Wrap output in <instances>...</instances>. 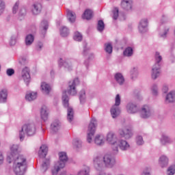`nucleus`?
Masks as SVG:
<instances>
[{
    "label": "nucleus",
    "mask_w": 175,
    "mask_h": 175,
    "mask_svg": "<svg viewBox=\"0 0 175 175\" xmlns=\"http://www.w3.org/2000/svg\"><path fill=\"white\" fill-rule=\"evenodd\" d=\"M106 140L109 144H111V148L114 154L118 152V143L117 142V137L113 131H110L107 133Z\"/></svg>",
    "instance_id": "39448f33"
},
{
    "label": "nucleus",
    "mask_w": 175,
    "mask_h": 175,
    "mask_svg": "<svg viewBox=\"0 0 175 175\" xmlns=\"http://www.w3.org/2000/svg\"><path fill=\"white\" fill-rule=\"evenodd\" d=\"M19 65L20 66H25V65H27V59L22 58L21 60H19Z\"/></svg>",
    "instance_id": "09e8293b"
},
{
    "label": "nucleus",
    "mask_w": 175,
    "mask_h": 175,
    "mask_svg": "<svg viewBox=\"0 0 175 175\" xmlns=\"http://www.w3.org/2000/svg\"><path fill=\"white\" fill-rule=\"evenodd\" d=\"M38 94L36 92H31L27 94L25 96V98L27 100H29V102H31L32 100H35V99L37 98Z\"/></svg>",
    "instance_id": "4be33fe9"
},
{
    "label": "nucleus",
    "mask_w": 175,
    "mask_h": 175,
    "mask_svg": "<svg viewBox=\"0 0 175 175\" xmlns=\"http://www.w3.org/2000/svg\"><path fill=\"white\" fill-rule=\"evenodd\" d=\"M24 131L28 136H33V135L36 133V126H35L33 123H27L24 124L19 133V137L21 140L24 139Z\"/></svg>",
    "instance_id": "7ed1b4c3"
},
{
    "label": "nucleus",
    "mask_w": 175,
    "mask_h": 175,
    "mask_svg": "<svg viewBox=\"0 0 175 175\" xmlns=\"http://www.w3.org/2000/svg\"><path fill=\"white\" fill-rule=\"evenodd\" d=\"M120 148H121L122 150H127L128 148H129V144H128V142H126V141H120Z\"/></svg>",
    "instance_id": "c85d7f7f"
},
{
    "label": "nucleus",
    "mask_w": 175,
    "mask_h": 175,
    "mask_svg": "<svg viewBox=\"0 0 175 175\" xmlns=\"http://www.w3.org/2000/svg\"><path fill=\"white\" fill-rule=\"evenodd\" d=\"M96 128V120L92 119L90 121V123L88 126V143H91L92 142V137L95 134V129Z\"/></svg>",
    "instance_id": "0eeeda50"
},
{
    "label": "nucleus",
    "mask_w": 175,
    "mask_h": 175,
    "mask_svg": "<svg viewBox=\"0 0 175 175\" xmlns=\"http://www.w3.org/2000/svg\"><path fill=\"white\" fill-rule=\"evenodd\" d=\"M142 118H148L150 116H151V113L150 112V108L147 105H144L142 107L141 111Z\"/></svg>",
    "instance_id": "ddd939ff"
},
{
    "label": "nucleus",
    "mask_w": 175,
    "mask_h": 175,
    "mask_svg": "<svg viewBox=\"0 0 175 175\" xmlns=\"http://www.w3.org/2000/svg\"><path fill=\"white\" fill-rule=\"evenodd\" d=\"M97 29L100 32H102V31L105 29V23H103V21H98L97 25Z\"/></svg>",
    "instance_id": "f704fd0d"
},
{
    "label": "nucleus",
    "mask_w": 175,
    "mask_h": 175,
    "mask_svg": "<svg viewBox=\"0 0 175 175\" xmlns=\"http://www.w3.org/2000/svg\"><path fill=\"white\" fill-rule=\"evenodd\" d=\"M8 98V90H3L0 92V103H5Z\"/></svg>",
    "instance_id": "6ab92c4d"
},
{
    "label": "nucleus",
    "mask_w": 175,
    "mask_h": 175,
    "mask_svg": "<svg viewBox=\"0 0 175 175\" xmlns=\"http://www.w3.org/2000/svg\"><path fill=\"white\" fill-rule=\"evenodd\" d=\"M103 159L107 167H113L116 165V159L109 154H105Z\"/></svg>",
    "instance_id": "6e6552de"
},
{
    "label": "nucleus",
    "mask_w": 175,
    "mask_h": 175,
    "mask_svg": "<svg viewBox=\"0 0 175 175\" xmlns=\"http://www.w3.org/2000/svg\"><path fill=\"white\" fill-rule=\"evenodd\" d=\"M175 100V93L174 92H170L166 96V102L169 103L172 102H174Z\"/></svg>",
    "instance_id": "a878e982"
},
{
    "label": "nucleus",
    "mask_w": 175,
    "mask_h": 175,
    "mask_svg": "<svg viewBox=\"0 0 175 175\" xmlns=\"http://www.w3.org/2000/svg\"><path fill=\"white\" fill-rule=\"evenodd\" d=\"M60 33L62 36H68V33H69V30L66 27H62L61 29Z\"/></svg>",
    "instance_id": "ea45409f"
},
{
    "label": "nucleus",
    "mask_w": 175,
    "mask_h": 175,
    "mask_svg": "<svg viewBox=\"0 0 175 175\" xmlns=\"http://www.w3.org/2000/svg\"><path fill=\"white\" fill-rule=\"evenodd\" d=\"M51 128L52 131H53V132H57V131L59 129V122L58 121L54 122L51 124Z\"/></svg>",
    "instance_id": "473e14b6"
},
{
    "label": "nucleus",
    "mask_w": 175,
    "mask_h": 175,
    "mask_svg": "<svg viewBox=\"0 0 175 175\" xmlns=\"http://www.w3.org/2000/svg\"><path fill=\"white\" fill-rule=\"evenodd\" d=\"M94 143L97 144V146H102V144H105V138L103 136L98 135L94 139Z\"/></svg>",
    "instance_id": "aec40b11"
},
{
    "label": "nucleus",
    "mask_w": 175,
    "mask_h": 175,
    "mask_svg": "<svg viewBox=\"0 0 175 175\" xmlns=\"http://www.w3.org/2000/svg\"><path fill=\"white\" fill-rule=\"evenodd\" d=\"M21 76L26 84H29V82L31 81V75H29V68H28V67H25L22 70Z\"/></svg>",
    "instance_id": "9b49d317"
},
{
    "label": "nucleus",
    "mask_w": 175,
    "mask_h": 175,
    "mask_svg": "<svg viewBox=\"0 0 175 175\" xmlns=\"http://www.w3.org/2000/svg\"><path fill=\"white\" fill-rule=\"evenodd\" d=\"M163 92H165V94H166V92H167V91H168L167 86H164L163 88Z\"/></svg>",
    "instance_id": "6e6d98bb"
},
{
    "label": "nucleus",
    "mask_w": 175,
    "mask_h": 175,
    "mask_svg": "<svg viewBox=\"0 0 175 175\" xmlns=\"http://www.w3.org/2000/svg\"><path fill=\"white\" fill-rule=\"evenodd\" d=\"M94 166H102V159H100V157L97 156L95 157L93 159Z\"/></svg>",
    "instance_id": "bb28decb"
},
{
    "label": "nucleus",
    "mask_w": 175,
    "mask_h": 175,
    "mask_svg": "<svg viewBox=\"0 0 175 175\" xmlns=\"http://www.w3.org/2000/svg\"><path fill=\"white\" fill-rule=\"evenodd\" d=\"M10 44L11 46H13V45L16 44V40H11V41L10 42Z\"/></svg>",
    "instance_id": "864d4df0"
},
{
    "label": "nucleus",
    "mask_w": 175,
    "mask_h": 175,
    "mask_svg": "<svg viewBox=\"0 0 175 175\" xmlns=\"http://www.w3.org/2000/svg\"><path fill=\"white\" fill-rule=\"evenodd\" d=\"M40 116L42 120L44 121H46V120L49 118V109L45 105L42 106L41 108Z\"/></svg>",
    "instance_id": "4468645a"
},
{
    "label": "nucleus",
    "mask_w": 175,
    "mask_h": 175,
    "mask_svg": "<svg viewBox=\"0 0 175 175\" xmlns=\"http://www.w3.org/2000/svg\"><path fill=\"white\" fill-rule=\"evenodd\" d=\"M77 175H90V167L85 166L84 170L79 172Z\"/></svg>",
    "instance_id": "4c0bfd02"
},
{
    "label": "nucleus",
    "mask_w": 175,
    "mask_h": 175,
    "mask_svg": "<svg viewBox=\"0 0 175 175\" xmlns=\"http://www.w3.org/2000/svg\"><path fill=\"white\" fill-rule=\"evenodd\" d=\"M61 61H62V59H60V60L59 61V65L60 66H62L64 65V63H62V62H61Z\"/></svg>",
    "instance_id": "4d7b16f0"
},
{
    "label": "nucleus",
    "mask_w": 175,
    "mask_h": 175,
    "mask_svg": "<svg viewBox=\"0 0 175 175\" xmlns=\"http://www.w3.org/2000/svg\"><path fill=\"white\" fill-rule=\"evenodd\" d=\"M25 13H26L25 9H23L20 11L19 14H21V16H24Z\"/></svg>",
    "instance_id": "603ef678"
},
{
    "label": "nucleus",
    "mask_w": 175,
    "mask_h": 175,
    "mask_svg": "<svg viewBox=\"0 0 175 175\" xmlns=\"http://www.w3.org/2000/svg\"><path fill=\"white\" fill-rule=\"evenodd\" d=\"M49 165H50V160L46 159L42 165V172H46V170H47V169H49Z\"/></svg>",
    "instance_id": "7c9ffc66"
},
{
    "label": "nucleus",
    "mask_w": 175,
    "mask_h": 175,
    "mask_svg": "<svg viewBox=\"0 0 175 175\" xmlns=\"http://www.w3.org/2000/svg\"><path fill=\"white\" fill-rule=\"evenodd\" d=\"M3 163V156H2L1 154H0V165Z\"/></svg>",
    "instance_id": "5fc2aeb1"
},
{
    "label": "nucleus",
    "mask_w": 175,
    "mask_h": 175,
    "mask_svg": "<svg viewBox=\"0 0 175 175\" xmlns=\"http://www.w3.org/2000/svg\"><path fill=\"white\" fill-rule=\"evenodd\" d=\"M123 54L125 57H131L133 54V49L131 47H128L124 50Z\"/></svg>",
    "instance_id": "cd10ccee"
},
{
    "label": "nucleus",
    "mask_w": 175,
    "mask_h": 175,
    "mask_svg": "<svg viewBox=\"0 0 175 175\" xmlns=\"http://www.w3.org/2000/svg\"><path fill=\"white\" fill-rule=\"evenodd\" d=\"M144 175H151L149 174V172H144Z\"/></svg>",
    "instance_id": "bf43d9fd"
},
{
    "label": "nucleus",
    "mask_w": 175,
    "mask_h": 175,
    "mask_svg": "<svg viewBox=\"0 0 175 175\" xmlns=\"http://www.w3.org/2000/svg\"><path fill=\"white\" fill-rule=\"evenodd\" d=\"M67 17L70 23L76 21V14L70 10H67Z\"/></svg>",
    "instance_id": "a211bd4d"
},
{
    "label": "nucleus",
    "mask_w": 175,
    "mask_h": 175,
    "mask_svg": "<svg viewBox=\"0 0 175 175\" xmlns=\"http://www.w3.org/2000/svg\"><path fill=\"white\" fill-rule=\"evenodd\" d=\"M105 51L106 53H108V54H111V53H113V46H111V44L108 43V44H105Z\"/></svg>",
    "instance_id": "c9c22d12"
},
{
    "label": "nucleus",
    "mask_w": 175,
    "mask_h": 175,
    "mask_svg": "<svg viewBox=\"0 0 175 175\" xmlns=\"http://www.w3.org/2000/svg\"><path fill=\"white\" fill-rule=\"evenodd\" d=\"M73 114H75V112L73 111V109H72L71 107H68L67 118L70 122H72V121L73 120Z\"/></svg>",
    "instance_id": "b1692460"
},
{
    "label": "nucleus",
    "mask_w": 175,
    "mask_h": 175,
    "mask_svg": "<svg viewBox=\"0 0 175 175\" xmlns=\"http://www.w3.org/2000/svg\"><path fill=\"white\" fill-rule=\"evenodd\" d=\"M40 4H34L32 10L33 14H39L40 13Z\"/></svg>",
    "instance_id": "c756f323"
},
{
    "label": "nucleus",
    "mask_w": 175,
    "mask_h": 175,
    "mask_svg": "<svg viewBox=\"0 0 175 175\" xmlns=\"http://www.w3.org/2000/svg\"><path fill=\"white\" fill-rule=\"evenodd\" d=\"M10 154L7 158L9 163L14 159V172L16 175H23L27 170V159L23 155H18V146L13 145L10 149Z\"/></svg>",
    "instance_id": "f257e3e1"
},
{
    "label": "nucleus",
    "mask_w": 175,
    "mask_h": 175,
    "mask_svg": "<svg viewBox=\"0 0 175 175\" xmlns=\"http://www.w3.org/2000/svg\"><path fill=\"white\" fill-rule=\"evenodd\" d=\"M79 84V79H75L72 82L69 83L68 94L69 95L75 96L77 94V90H76V85Z\"/></svg>",
    "instance_id": "9d476101"
},
{
    "label": "nucleus",
    "mask_w": 175,
    "mask_h": 175,
    "mask_svg": "<svg viewBox=\"0 0 175 175\" xmlns=\"http://www.w3.org/2000/svg\"><path fill=\"white\" fill-rule=\"evenodd\" d=\"M148 24V21L147 19H142L139 25V32H146V28H147V25Z\"/></svg>",
    "instance_id": "dca6fc26"
},
{
    "label": "nucleus",
    "mask_w": 175,
    "mask_h": 175,
    "mask_svg": "<svg viewBox=\"0 0 175 175\" xmlns=\"http://www.w3.org/2000/svg\"><path fill=\"white\" fill-rule=\"evenodd\" d=\"M115 79L116 81L120 85L124 84V81H125V79L121 73H116L115 75Z\"/></svg>",
    "instance_id": "5701e85b"
},
{
    "label": "nucleus",
    "mask_w": 175,
    "mask_h": 175,
    "mask_svg": "<svg viewBox=\"0 0 175 175\" xmlns=\"http://www.w3.org/2000/svg\"><path fill=\"white\" fill-rule=\"evenodd\" d=\"M18 2H16L12 8V13L16 14L17 13V10H18Z\"/></svg>",
    "instance_id": "c03bdc74"
},
{
    "label": "nucleus",
    "mask_w": 175,
    "mask_h": 175,
    "mask_svg": "<svg viewBox=\"0 0 175 175\" xmlns=\"http://www.w3.org/2000/svg\"><path fill=\"white\" fill-rule=\"evenodd\" d=\"M127 111L130 113V114H133L135 113H137V106L134 105L133 103H129L127 105Z\"/></svg>",
    "instance_id": "f3484780"
},
{
    "label": "nucleus",
    "mask_w": 175,
    "mask_h": 175,
    "mask_svg": "<svg viewBox=\"0 0 175 175\" xmlns=\"http://www.w3.org/2000/svg\"><path fill=\"white\" fill-rule=\"evenodd\" d=\"M41 27L43 28L44 31H47V28H49V23H47L46 21H43L41 23Z\"/></svg>",
    "instance_id": "37998d69"
},
{
    "label": "nucleus",
    "mask_w": 175,
    "mask_h": 175,
    "mask_svg": "<svg viewBox=\"0 0 175 175\" xmlns=\"http://www.w3.org/2000/svg\"><path fill=\"white\" fill-rule=\"evenodd\" d=\"M121 105V97L120 94H117L115 98V105L111 109V114L113 118H117L120 116L121 111L118 106Z\"/></svg>",
    "instance_id": "423d86ee"
},
{
    "label": "nucleus",
    "mask_w": 175,
    "mask_h": 175,
    "mask_svg": "<svg viewBox=\"0 0 175 175\" xmlns=\"http://www.w3.org/2000/svg\"><path fill=\"white\" fill-rule=\"evenodd\" d=\"M144 142H143V137L142 136H138L137 137V144H138V146H142V144H143Z\"/></svg>",
    "instance_id": "de8ad7c7"
},
{
    "label": "nucleus",
    "mask_w": 175,
    "mask_h": 175,
    "mask_svg": "<svg viewBox=\"0 0 175 175\" xmlns=\"http://www.w3.org/2000/svg\"><path fill=\"white\" fill-rule=\"evenodd\" d=\"M157 90L153 89V94L157 95Z\"/></svg>",
    "instance_id": "13d9d810"
},
{
    "label": "nucleus",
    "mask_w": 175,
    "mask_h": 175,
    "mask_svg": "<svg viewBox=\"0 0 175 175\" xmlns=\"http://www.w3.org/2000/svg\"><path fill=\"white\" fill-rule=\"evenodd\" d=\"M118 12H119V10H118V8H115L113 10V20H117V18H118Z\"/></svg>",
    "instance_id": "a19ab883"
},
{
    "label": "nucleus",
    "mask_w": 175,
    "mask_h": 175,
    "mask_svg": "<svg viewBox=\"0 0 175 175\" xmlns=\"http://www.w3.org/2000/svg\"><path fill=\"white\" fill-rule=\"evenodd\" d=\"M82 18L85 20H91L92 18V10H86L82 16Z\"/></svg>",
    "instance_id": "412c9836"
},
{
    "label": "nucleus",
    "mask_w": 175,
    "mask_h": 175,
    "mask_svg": "<svg viewBox=\"0 0 175 175\" xmlns=\"http://www.w3.org/2000/svg\"><path fill=\"white\" fill-rule=\"evenodd\" d=\"M59 161L56 163L52 169V174L57 175L58 172L61 170V169H64L65 167V163L68 161V155L64 152H61L59 153Z\"/></svg>",
    "instance_id": "f03ea898"
},
{
    "label": "nucleus",
    "mask_w": 175,
    "mask_h": 175,
    "mask_svg": "<svg viewBox=\"0 0 175 175\" xmlns=\"http://www.w3.org/2000/svg\"><path fill=\"white\" fill-rule=\"evenodd\" d=\"M39 49H42V45H40V46H39Z\"/></svg>",
    "instance_id": "052dcab7"
},
{
    "label": "nucleus",
    "mask_w": 175,
    "mask_h": 175,
    "mask_svg": "<svg viewBox=\"0 0 175 175\" xmlns=\"http://www.w3.org/2000/svg\"><path fill=\"white\" fill-rule=\"evenodd\" d=\"M4 9H5V3L1 0H0V14H2Z\"/></svg>",
    "instance_id": "49530a36"
},
{
    "label": "nucleus",
    "mask_w": 175,
    "mask_h": 175,
    "mask_svg": "<svg viewBox=\"0 0 175 175\" xmlns=\"http://www.w3.org/2000/svg\"><path fill=\"white\" fill-rule=\"evenodd\" d=\"M161 143L162 144H166V143H169V138L166 136H163Z\"/></svg>",
    "instance_id": "3c124183"
},
{
    "label": "nucleus",
    "mask_w": 175,
    "mask_h": 175,
    "mask_svg": "<svg viewBox=\"0 0 175 175\" xmlns=\"http://www.w3.org/2000/svg\"><path fill=\"white\" fill-rule=\"evenodd\" d=\"M121 6L125 10H129L132 9V0H122Z\"/></svg>",
    "instance_id": "2eb2a0df"
},
{
    "label": "nucleus",
    "mask_w": 175,
    "mask_h": 175,
    "mask_svg": "<svg viewBox=\"0 0 175 175\" xmlns=\"http://www.w3.org/2000/svg\"><path fill=\"white\" fill-rule=\"evenodd\" d=\"M47 151H49V148L47 146L42 145L38 152L40 158H46V155H47Z\"/></svg>",
    "instance_id": "f8f14e48"
},
{
    "label": "nucleus",
    "mask_w": 175,
    "mask_h": 175,
    "mask_svg": "<svg viewBox=\"0 0 175 175\" xmlns=\"http://www.w3.org/2000/svg\"><path fill=\"white\" fill-rule=\"evenodd\" d=\"M41 88L42 91H44L46 94H49L50 90H51V88H50V85H49V84L44 82L42 83Z\"/></svg>",
    "instance_id": "393cba45"
},
{
    "label": "nucleus",
    "mask_w": 175,
    "mask_h": 175,
    "mask_svg": "<svg viewBox=\"0 0 175 175\" xmlns=\"http://www.w3.org/2000/svg\"><path fill=\"white\" fill-rule=\"evenodd\" d=\"M62 100L64 106H65V107H69V97L66 95L63 96Z\"/></svg>",
    "instance_id": "e433bc0d"
},
{
    "label": "nucleus",
    "mask_w": 175,
    "mask_h": 175,
    "mask_svg": "<svg viewBox=\"0 0 175 175\" xmlns=\"http://www.w3.org/2000/svg\"><path fill=\"white\" fill-rule=\"evenodd\" d=\"M14 73V70L13 68H8L6 70V74L8 76H13Z\"/></svg>",
    "instance_id": "8fccbe9b"
},
{
    "label": "nucleus",
    "mask_w": 175,
    "mask_h": 175,
    "mask_svg": "<svg viewBox=\"0 0 175 175\" xmlns=\"http://www.w3.org/2000/svg\"><path fill=\"white\" fill-rule=\"evenodd\" d=\"M119 135L125 139H131L133 136L132 130L128 126H123L119 130Z\"/></svg>",
    "instance_id": "1a4fd4ad"
},
{
    "label": "nucleus",
    "mask_w": 175,
    "mask_h": 175,
    "mask_svg": "<svg viewBox=\"0 0 175 175\" xmlns=\"http://www.w3.org/2000/svg\"><path fill=\"white\" fill-rule=\"evenodd\" d=\"M155 59L157 63L152 68V79H153V80H155L161 73V66H159V63L162 61V56H161L158 52H156Z\"/></svg>",
    "instance_id": "20e7f679"
},
{
    "label": "nucleus",
    "mask_w": 175,
    "mask_h": 175,
    "mask_svg": "<svg viewBox=\"0 0 175 175\" xmlns=\"http://www.w3.org/2000/svg\"><path fill=\"white\" fill-rule=\"evenodd\" d=\"M25 42H26L27 46H29L30 44H32V43L33 42V36H32L31 34L28 35L26 37Z\"/></svg>",
    "instance_id": "72a5a7b5"
},
{
    "label": "nucleus",
    "mask_w": 175,
    "mask_h": 175,
    "mask_svg": "<svg viewBox=\"0 0 175 175\" xmlns=\"http://www.w3.org/2000/svg\"><path fill=\"white\" fill-rule=\"evenodd\" d=\"M72 144L77 148L81 147V141L79 140V139H75L73 140Z\"/></svg>",
    "instance_id": "79ce46f5"
},
{
    "label": "nucleus",
    "mask_w": 175,
    "mask_h": 175,
    "mask_svg": "<svg viewBox=\"0 0 175 175\" xmlns=\"http://www.w3.org/2000/svg\"><path fill=\"white\" fill-rule=\"evenodd\" d=\"M74 40L77 42H81L83 40V36L79 32H75L74 35Z\"/></svg>",
    "instance_id": "58836bf2"
},
{
    "label": "nucleus",
    "mask_w": 175,
    "mask_h": 175,
    "mask_svg": "<svg viewBox=\"0 0 175 175\" xmlns=\"http://www.w3.org/2000/svg\"><path fill=\"white\" fill-rule=\"evenodd\" d=\"M159 162L162 166H165V165H167L169 162V159L166 157V156H161L159 159Z\"/></svg>",
    "instance_id": "2f4dec72"
},
{
    "label": "nucleus",
    "mask_w": 175,
    "mask_h": 175,
    "mask_svg": "<svg viewBox=\"0 0 175 175\" xmlns=\"http://www.w3.org/2000/svg\"><path fill=\"white\" fill-rule=\"evenodd\" d=\"M84 98H85V90H81V94H79V99L81 102H83Z\"/></svg>",
    "instance_id": "a18cd8bd"
}]
</instances>
